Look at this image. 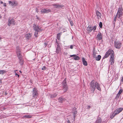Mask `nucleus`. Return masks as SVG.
Here are the masks:
<instances>
[{"label":"nucleus","instance_id":"nucleus-1","mask_svg":"<svg viewBox=\"0 0 123 123\" xmlns=\"http://www.w3.org/2000/svg\"><path fill=\"white\" fill-rule=\"evenodd\" d=\"M109 55H110L111 57L110 61L111 65H112L114 62V52L112 49H110L106 53L104 56L105 58L108 57Z\"/></svg>","mask_w":123,"mask_h":123},{"label":"nucleus","instance_id":"nucleus-2","mask_svg":"<svg viewBox=\"0 0 123 123\" xmlns=\"http://www.w3.org/2000/svg\"><path fill=\"white\" fill-rule=\"evenodd\" d=\"M90 86L91 90L93 92L95 90L96 88L99 90H101L99 85L97 82H95L94 80L91 81Z\"/></svg>","mask_w":123,"mask_h":123},{"label":"nucleus","instance_id":"nucleus-3","mask_svg":"<svg viewBox=\"0 0 123 123\" xmlns=\"http://www.w3.org/2000/svg\"><path fill=\"white\" fill-rule=\"evenodd\" d=\"M17 56L19 60V62L20 64L22 65L23 64V62L22 59V55H21V50L19 47H17Z\"/></svg>","mask_w":123,"mask_h":123},{"label":"nucleus","instance_id":"nucleus-4","mask_svg":"<svg viewBox=\"0 0 123 123\" xmlns=\"http://www.w3.org/2000/svg\"><path fill=\"white\" fill-rule=\"evenodd\" d=\"M123 8L122 7H119L118 9V12L116 15V16L119 18L123 14V12H122Z\"/></svg>","mask_w":123,"mask_h":123},{"label":"nucleus","instance_id":"nucleus-5","mask_svg":"<svg viewBox=\"0 0 123 123\" xmlns=\"http://www.w3.org/2000/svg\"><path fill=\"white\" fill-rule=\"evenodd\" d=\"M66 79H65L62 82L63 88V91L65 92H66L68 89V86H67L66 83Z\"/></svg>","mask_w":123,"mask_h":123},{"label":"nucleus","instance_id":"nucleus-6","mask_svg":"<svg viewBox=\"0 0 123 123\" xmlns=\"http://www.w3.org/2000/svg\"><path fill=\"white\" fill-rule=\"evenodd\" d=\"M115 46L117 49H120L121 46V44L120 42L116 41L115 42Z\"/></svg>","mask_w":123,"mask_h":123},{"label":"nucleus","instance_id":"nucleus-7","mask_svg":"<svg viewBox=\"0 0 123 123\" xmlns=\"http://www.w3.org/2000/svg\"><path fill=\"white\" fill-rule=\"evenodd\" d=\"M15 20L13 19H9L8 21V25L9 26H10L11 25H14L15 24Z\"/></svg>","mask_w":123,"mask_h":123},{"label":"nucleus","instance_id":"nucleus-8","mask_svg":"<svg viewBox=\"0 0 123 123\" xmlns=\"http://www.w3.org/2000/svg\"><path fill=\"white\" fill-rule=\"evenodd\" d=\"M33 27L34 30L35 31H37L39 32V31H41V30L40 28L39 27V26H38V25L37 26L35 24L34 25Z\"/></svg>","mask_w":123,"mask_h":123},{"label":"nucleus","instance_id":"nucleus-9","mask_svg":"<svg viewBox=\"0 0 123 123\" xmlns=\"http://www.w3.org/2000/svg\"><path fill=\"white\" fill-rule=\"evenodd\" d=\"M9 3L10 5L12 6H16L18 5V4L17 2L15 1H9Z\"/></svg>","mask_w":123,"mask_h":123},{"label":"nucleus","instance_id":"nucleus-10","mask_svg":"<svg viewBox=\"0 0 123 123\" xmlns=\"http://www.w3.org/2000/svg\"><path fill=\"white\" fill-rule=\"evenodd\" d=\"M123 109L120 108L117 109L114 112L115 113V114H117L121 112L123 110Z\"/></svg>","mask_w":123,"mask_h":123},{"label":"nucleus","instance_id":"nucleus-11","mask_svg":"<svg viewBox=\"0 0 123 123\" xmlns=\"http://www.w3.org/2000/svg\"><path fill=\"white\" fill-rule=\"evenodd\" d=\"M51 11V10L49 9H42L41 11V13H47Z\"/></svg>","mask_w":123,"mask_h":123},{"label":"nucleus","instance_id":"nucleus-12","mask_svg":"<svg viewBox=\"0 0 123 123\" xmlns=\"http://www.w3.org/2000/svg\"><path fill=\"white\" fill-rule=\"evenodd\" d=\"M33 97H35L38 94L36 88H34L33 89Z\"/></svg>","mask_w":123,"mask_h":123},{"label":"nucleus","instance_id":"nucleus-13","mask_svg":"<svg viewBox=\"0 0 123 123\" xmlns=\"http://www.w3.org/2000/svg\"><path fill=\"white\" fill-rule=\"evenodd\" d=\"M73 118L74 119V120H75V116L76 115L77 113V112L76 109H73Z\"/></svg>","mask_w":123,"mask_h":123},{"label":"nucleus","instance_id":"nucleus-14","mask_svg":"<svg viewBox=\"0 0 123 123\" xmlns=\"http://www.w3.org/2000/svg\"><path fill=\"white\" fill-rule=\"evenodd\" d=\"M97 37L99 40H100L102 39V35L101 33L99 32L98 33L97 36Z\"/></svg>","mask_w":123,"mask_h":123},{"label":"nucleus","instance_id":"nucleus-15","mask_svg":"<svg viewBox=\"0 0 123 123\" xmlns=\"http://www.w3.org/2000/svg\"><path fill=\"white\" fill-rule=\"evenodd\" d=\"M70 57H73L74 59L75 60H79L80 59V58L78 56H77L75 55H70Z\"/></svg>","mask_w":123,"mask_h":123},{"label":"nucleus","instance_id":"nucleus-16","mask_svg":"<svg viewBox=\"0 0 123 123\" xmlns=\"http://www.w3.org/2000/svg\"><path fill=\"white\" fill-rule=\"evenodd\" d=\"M32 34L31 33H28L25 35V37L26 38L29 39L32 36Z\"/></svg>","mask_w":123,"mask_h":123},{"label":"nucleus","instance_id":"nucleus-17","mask_svg":"<svg viewBox=\"0 0 123 123\" xmlns=\"http://www.w3.org/2000/svg\"><path fill=\"white\" fill-rule=\"evenodd\" d=\"M92 30V27L90 26H88L87 28V31L88 33L90 32Z\"/></svg>","mask_w":123,"mask_h":123},{"label":"nucleus","instance_id":"nucleus-18","mask_svg":"<svg viewBox=\"0 0 123 123\" xmlns=\"http://www.w3.org/2000/svg\"><path fill=\"white\" fill-rule=\"evenodd\" d=\"M82 60L83 65L85 66H86L87 65V63L86 61L85 60V58H82Z\"/></svg>","mask_w":123,"mask_h":123},{"label":"nucleus","instance_id":"nucleus-19","mask_svg":"<svg viewBox=\"0 0 123 123\" xmlns=\"http://www.w3.org/2000/svg\"><path fill=\"white\" fill-rule=\"evenodd\" d=\"M58 94L57 93H56L50 95V97L51 98H53L56 97Z\"/></svg>","mask_w":123,"mask_h":123},{"label":"nucleus","instance_id":"nucleus-20","mask_svg":"<svg viewBox=\"0 0 123 123\" xmlns=\"http://www.w3.org/2000/svg\"><path fill=\"white\" fill-rule=\"evenodd\" d=\"M101 119L100 117H98L95 122V123H101Z\"/></svg>","mask_w":123,"mask_h":123},{"label":"nucleus","instance_id":"nucleus-21","mask_svg":"<svg viewBox=\"0 0 123 123\" xmlns=\"http://www.w3.org/2000/svg\"><path fill=\"white\" fill-rule=\"evenodd\" d=\"M55 7L57 8H62V5H59L57 4H55L54 5Z\"/></svg>","mask_w":123,"mask_h":123},{"label":"nucleus","instance_id":"nucleus-22","mask_svg":"<svg viewBox=\"0 0 123 123\" xmlns=\"http://www.w3.org/2000/svg\"><path fill=\"white\" fill-rule=\"evenodd\" d=\"M96 14L98 17H100L101 15V13H100L98 11H97L96 12Z\"/></svg>","mask_w":123,"mask_h":123},{"label":"nucleus","instance_id":"nucleus-23","mask_svg":"<svg viewBox=\"0 0 123 123\" xmlns=\"http://www.w3.org/2000/svg\"><path fill=\"white\" fill-rule=\"evenodd\" d=\"M122 92V89H121L119 91V92L117 94V98H119L120 94Z\"/></svg>","mask_w":123,"mask_h":123},{"label":"nucleus","instance_id":"nucleus-24","mask_svg":"<svg viewBox=\"0 0 123 123\" xmlns=\"http://www.w3.org/2000/svg\"><path fill=\"white\" fill-rule=\"evenodd\" d=\"M101 56L100 55H98V56L95 57V59L97 61H99L101 59Z\"/></svg>","mask_w":123,"mask_h":123},{"label":"nucleus","instance_id":"nucleus-25","mask_svg":"<svg viewBox=\"0 0 123 123\" xmlns=\"http://www.w3.org/2000/svg\"><path fill=\"white\" fill-rule=\"evenodd\" d=\"M6 72V71L4 70H0V74H3Z\"/></svg>","mask_w":123,"mask_h":123},{"label":"nucleus","instance_id":"nucleus-26","mask_svg":"<svg viewBox=\"0 0 123 123\" xmlns=\"http://www.w3.org/2000/svg\"><path fill=\"white\" fill-rule=\"evenodd\" d=\"M31 117V116L30 115H26L23 117L24 118H30Z\"/></svg>","mask_w":123,"mask_h":123},{"label":"nucleus","instance_id":"nucleus-27","mask_svg":"<svg viewBox=\"0 0 123 123\" xmlns=\"http://www.w3.org/2000/svg\"><path fill=\"white\" fill-rule=\"evenodd\" d=\"M116 114H115V113L114 112L111 114V116L110 117L111 119L113 118V117L116 115Z\"/></svg>","mask_w":123,"mask_h":123},{"label":"nucleus","instance_id":"nucleus-28","mask_svg":"<svg viewBox=\"0 0 123 123\" xmlns=\"http://www.w3.org/2000/svg\"><path fill=\"white\" fill-rule=\"evenodd\" d=\"M58 100L59 102H61L64 101V99L62 97H60L58 99Z\"/></svg>","mask_w":123,"mask_h":123},{"label":"nucleus","instance_id":"nucleus-29","mask_svg":"<svg viewBox=\"0 0 123 123\" xmlns=\"http://www.w3.org/2000/svg\"><path fill=\"white\" fill-rule=\"evenodd\" d=\"M62 33H58L57 34V38L58 40H59L60 39V37Z\"/></svg>","mask_w":123,"mask_h":123},{"label":"nucleus","instance_id":"nucleus-30","mask_svg":"<svg viewBox=\"0 0 123 123\" xmlns=\"http://www.w3.org/2000/svg\"><path fill=\"white\" fill-rule=\"evenodd\" d=\"M38 31H35V32L34 33V36H35V37H37L38 34Z\"/></svg>","mask_w":123,"mask_h":123},{"label":"nucleus","instance_id":"nucleus-31","mask_svg":"<svg viewBox=\"0 0 123 123\" xmlns=\"http://www.w3.org/2000/svg\"><path fill=\"white\" fill-rule=\"evenodd\" d=\"M99 26L100 27V28H102V22H100L99 23Z\"/></svg>","mask_w":123,"mask_h":123},{"label":"nucleus","instance_id":"nucleus-32","mask_svg":"<svg viewBox=\"0 0 123 123\" xmlns=\"http://www.w3.org/2000/svg\"><path fill=\"white\" fill-rule=\"evenodd\" d=\"M96 26H94L92 28V30L94 31L96 29Z\"/></svg>","mask_w":123,"mask_h":123},{"label":"nucleus","instance_id":"nucleus-33","mask_svg":"<svg viewBox=\"0 0 123 123\" xmlns=\"http://www.w3.org/2000/svg\"><path fill=\"white\" fill-rule=\"evenodd\" d=\"M70 22L71 26H72L73 25V23L72 21H70Z\"/></svg>","mask_w":123,"mask_h":123},{"label":"nucleus","instance_id":"nucleus-34","mask_svg":"<svg viewBox=\"0 0 123 123\" xmlns=\"http://www.w3.org/2000/svg\"><path fill=\"white\" fill-rule=\"evenodd\" d=\"M93 56L94 57H96V54L95 53H93Z\"/></svg>","mask_w":123,"mask_h":123},{"label":"nucleus","instance_id":"nucleus-35","mask_svg":"<svg viewBox=\"0 0 123 123\" xmlns=\"http://www.w3.org/2000/svg\"><path fill=\"white\" fill-rule=\"evenodd\" d=\"M117 17H117V16H116H116L114 17V21H116L117 18Z\"/></svg>","mask_w":123,"mask_h":123},{"label":"nucleus","instance_id":"nucleus-36","mask_svg":"<svg viewBox=\"0 0 123 123\" xmlns=\"http://www.w3.org/2000/svg\"><path fill=\"white\" fill-rule=\"evenodd\" d=\"M73 45H71L70 46V48L71 49H72L73 48Z\"/></svg>","mask_w":123,"mask_h":123},{"label":"nucleus","instance_id":"nucleus-37","mask_svg":"<svg viewBox=\"0 0 123 123\" xmlns=\"http://www.w3.org/2000/svg\"><path fill=\"white\" fill-rule=\"evenodd\" d=\"M91 107L90 106V105H88L87 106V109H89Z\"/></svg>","mask_w":123,"mask_h":123},{"label":"nucleus","instance_id":"nucleus-38","mask_svg":"<svg viewBox=\"0 0 123 123\" xmlns=\"http://www.w3.org/2000/svg\"><path fill=\"white\" fill-rule=\"evenodd\" d=\"M45 67H44L42 68V70H44L45 69Z\"/></svg>","mask_w":123,"mask_h":123},{"label":"nucleus","instance_id":"nucleus-39","mask_svg":"<svg viewBox=\"0 0 123 123\" xmlns=\"http://www.w3.org/2000/svg\"><path fill=\"white\" fill-rule=\"evenodd\" d=\"M44 44L45 47H46L47 45V44L46 43H44Z\"/></svg>","mask_w":123,"mask_h":123},{"label":"nucleus","instance_id":"nucleus-40","mask_svg":"<svg viewBox=\"0 0 123 123\" xmlns=\"http://www.w3.org/2000/svg\"><path fill=\"white\" fill-rule=\"evenodd\" d=\"M4 6H6V4L5 3H4Z\"/></svg>","mask_w":123,"mask_h":123},{"label":"nucleus","instance_id":"nucleus-41","mask_svg":"<svg viewBox=\"0 0 123 123\" xmlns=\"http://www.w3.org/2000/svg\"><path fill=\"white\" fill-rule=\"evenodd\" d=\"M67 123H71L69 120H68L67 121Z\"/></svg>","mask_w":123,"mask_h":123},{"label":"nucleus","instance_id":"nucleus-42","mask_svg":"<svg viewBox=\"0 0 123 123\" xmlns=\"http://www.w3.org/2000/svg\"><path fill=\"white\" fill-rule=\"evenodd\" d=\"M36 12H38V11L37 9H36Z\"/></svg>","mask_w":123,"mask_h":123},{"label":"nucleus","instance_id":"nucleus-43","mask_svg":"<svg viewBox=\"0 0 123 123\" xmlns=\"http://www.w3.org/2000/svg\"><path fill=\"white\" fill-rule=\"evenodd\" d=\"M36 18H37L38 19V20H40V19H39V18L37 17V16H36Z\"/></svg>","mask_w":123,"mask_h":123},{"label":"nucleus","instance_id":"nucleus-44","mask_svg":"<svg viewBox=\"0 0 123 123\" xmlns=\"http://www.w3.org/2000/svg\"><path fill=\"white\" fill-rule=\"evenodd\" d=\"M121 81H123V77H122V79H121Z\"/></svg>","mask_w":123,"mask_h":123},{"label":"nucleus","instance_id":"nucleus-45","mask_svg":"<svg viewBox=\"0 0 123 123\" xmlns=\"http://www.w3.org/2000/svg\"><path fill=\"white\" fill-rule=\"evenodd\" d=\"M0 4H3V2L2 1H1L0 2Z\"/></svg>","mask_w":123,"mask_h":123},{"label":"nucleus","instance_id":"nucleus-46","mask_svg":"<svg viewBox=\"0 0 123 123\" xmlns=\"http://www.w3.org/2000/svg\"><path fill=\"white\" fill-rule=\"evenodd\" d=\"M5 94L6 95L7 94V93L6 92H5Z\"/></svg>","mask_w":123,"mask_h":123},{"label":"nucleus","instance_id":"nucleus-47","mask_svg":"<svg viewBox=\"0 0 123 123\" xmlns=\"http://www.w3.org/2000/svg\"><path fill=\"white\" fill-rule=\"evenodd\" d=\"M1 18V16L0 15V18Z\"/></svg>","mask_w":123,"mask_h":123},{"label":"nucleus","instance_id":"nucleus-48","mask_svg":"<svg viewBox=\"0 0 123 123\" xmlns=\"http://www.w3.org/2000/svg\"><path fill=\"white\" fill-rule=\"evenodd\" d=\"M15 75H18V74H17L16 73V74H15Z\"/></svg>","mask_w":123,"mask_h":123},{"label":"nucleus","instance_id":"nucleus-49","mask_svg":"<svg viewBox=\"0 0 123 123\" xmlns=\"http://www.w3.org/2000/svg\"><path fill=\"white\" fill-rule=\"evenodd\" d=\"M19 72H20V73H21V71H19Z\"/></svg>","mask_w":123,"mask_h":123},{"label":"nucleus","instance_id":"nucleus-50","mask_svg":"<svg viewBox=\"0 0 123 123\" xmlns=\"http://www.w3.org/2000/svg\"><path fill=\"white\" fill-rule=\"evenodd\" d=\"M18 75V77H19V75L18 74V75Z\"/></svg>","mask_w":123,"mask_h":123},{"label":"nucleus","instance_id":"nucleus-51","mask_svg":"<svg viewBox=\"0 0 123 123\" xmlns=\"http://www.w3.org/2000/svg\"><path fill=\"white\" fill-rule=\"evenodd\" d=\"M1 39V37H0V39Z\"/></svg>","mask_w":123,"mask_h":123}]
</instances>
